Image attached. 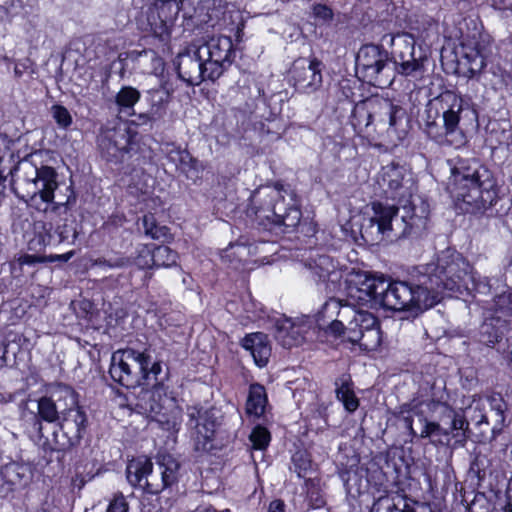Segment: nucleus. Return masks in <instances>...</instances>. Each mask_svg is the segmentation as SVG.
<instances>
[{
    "label": "nucleus",
    "mask_w": 512,
    "mask_h": 512,
    "mask_svg": "<svg viewBox=\"0 0 512 512\" xmlns=\"http://www.w3.org/2000/svg\"><path fill=\"white\" fill-rule=\"evenodd\" d=\"M43 154V151H36L20 161L18 169L23 172L25 193L18 192V183L13 185V190L31 209L67 221L63 216L76 202L73 186L59 182L58 172L44 162Z\"/></svg>",
    "instance_id": "obj_1"
},
{
    "label": "nucleus",
    "mask_w": 512,
    "mask_h": 512,
    "mask_svg": "<svg viewBox=\"0 0 512 512\" xmlns=\"http://www.w3.org/2000/svg\"><path fill=\"white\" fill-rule=\"evenodd\" d=\"M450 170L446 190L456 211L482 214L499 198V186L493 172L478 160L461 158L447 160Z\"/></svg>",
    "instance_id": "obj_2"
},
{
    "label": "nucleus",
    "mask_w": 512,
    "mask_h": 512,
    "mask_svg": "<svg viewBox=\"0 0 512 512\" xmlns=\"http://www.w3.org/2000/svg\"><path fill=\"white\" fill-rule=\"evenodd\" d=\"M434 104L436 113L442 115L443 125L428 115L424 128L427 137L442 147H464L468 142L465 126L478 119L470 100L447 90L434 99Z\"/></svg>",
    "instance_id": "obj_3"
},
{
    "label": "nucleus",
    "mask_w": 512,
    "mask_h": 512,
    "mask_svg": "<svg viewBox=\"0 0 512 512\" xmlns=\"http://www.w3.org/2000/svg\"><path fill=\"white\" fill-rule=\"evenodd\" d=\"M432 266H418L413 269L410 281H380L379 305L391 310L424 311L439 301L437 290L441 280L429 275Z\"/></svg>",
    "instance_id": "obj_4"
},
{
    "label": "nucleus",
    "mask_w": 512,
    "mask_h": 512,
    "mask_svg": "<svg viewBox=\"0 0 512 512\" xmlns=\"http://www.w3.org/2000/svg\"><path fill=\"white\" fill-rule=\"evenodd\" d=\"M319 315L331 319L329 330L335 336H343L363 350H376L381 344L378 319L370 312L355 309L352 304H342L331 298L324 303Z\"/></svg>",
    "instance_id": "obj_5"
},
{
    "label": "nucleus",
    "mask_w": 512,
    "mask_h": 512,
    "mask_svg": "<svg viewBox=\"0 0 512 512\" xmlns=\"http://www.w3.org/2000/svg\"><path fill=\"white\" fill-rule=\"evenodd\" d=\"M351 124L357 134L374 131L394 145L404 140L408 127L406 110L389 99H372L355 106Z\"/></svg>",
    "instance_id": "obj_6"
},
{
    "label": "nucleus",
    "mask_w": 512,
    "mask_h": 512,
    "mask_svg": "<svg viewBox=\"0 0 512 512\" xmlns=\"http://www.w3.org/2000/svg\"><path fill=\"white\" fill-rule=\"evenodd\" d=\"M375 183L381 198L401 205L404 210V214L401 216L403 224H416L409 222L415 216L412 198L418 190L417 182L410 169L399 162L391 161L381 167L376 175Z\"/></svg>",
    "instance_id": "obj_7"
},
{
    "label": "nucleus",
    "mask_w": 512,
    "mask_h": 512,
    "mask_svg": "<svg viewBox=\"0 0 512 512\" xmlns=\"http://www.w3.org/2000/svg\"><path fill=\"white\" fill-rule=\"evenodd\" d=\"M138 132L128 122H120L106 129L98 137L101 157L114 165L138 166L142 163L139 155Z\"/></svg>",
    "instance_id": "obj_8"
},
{
    "label": "nucleus",
    "mask_w": 512,
    "mask_h": 512,
    "mask_svg": "<svg viewBox=\"0 0 512 512\" xmlns=\"http://www.w3.org/2000/svg\"><path fill=\"white\" fill-rule=\"evenodd\" d=\"M356 74L364 82L384 87L391 84L392 56L378 44H364L356 55Z\"/></svg>",
    "instance_id": "obj_9"
},
{
    "label": "nucleus",
    "mask_w": 512,
    "mask_h": 512,
    "mask_svg": "<svg viewBox=\"0 0 512 512\" xmlns=\"http://www.w3.org/2000/svg\"><path fill=\"white\" fill-rule=\"evenodd\" d=\"M151 355L134 349L118 350L112 354L109 374L111 378L127 388L144 384L148 379Z\"/></svg>",
    "instance_id": "obj_10"
},
{
    "label": "nucleus",
    "mask_w": 512,
    "mask_h": 512,
    "mask_svg": "<svg viewBox=\"0 0 512 512\" xmlns=\"http://www.w3.org/2000/svg\"><path fill=\"white\" fill-rule=\"evenodd\" d=\"M141 13L137 19L142 31L151 32L161 41L170 38L171 28L180 12L177 0H143Z\"/></svg>",
    "instance_id": "obj_11"
},
{
    "label": "nucleus",
    "mask_w": 512,
    "mask_h": 512,
    "mask_svg": "<svg viewBox=\"0 0 512 512\" xmlns=\"http://www.w3.org/2000/svg\"><path fill=\"white\" fill-rule=\"evenodd\" d=\"M391 44L395 46L392 64L400 75L413 76L423 72L427 56L421 48L416 51V41L412 34L398 33L391 37Z\"/></svg>",
    "instance_id": "obj_12"
},
{
    "label": "nucleus",
    "mask_w": 512,
    "mask_h": 512,
    "mask_svg": "<svg viewBox=\"0 0 512 512\" xmlns=\"http://www.w3.org/2000/svg\"><path fill=\"white\" fill-rule=\"evenodd\" d=\"M425 266H432L429 275L436 276L441 280L437 290V300L443 290L452 291L464 275L468 273L469 265L465 259L455 250L446 249L437 259V263H429Z\"/></svg>",
    "instance_id": "obj_13"
},
{
    "label": "nucleus",
    "mask_w": 512,
    "mask_h": 512,
    "mask_svg": "<svg viewBox=\"0 0 512 512\" xmlns=\"http://www.w3.org/2000/svg\"><path fill=\"white\" fill-rule=\"evenodd\" d=\"M142 408L149 417L159 424L160 428L170 432H178L181 424V411L172 398H169L160 388H155L145 400Z\"/></svg>",
    "instance_id": "obj_14"
},
{
    "label": "nucleus",
    "mask_w": 512,
    "mask_h": 512,
    "mask_svg": "<svg viewBox=\"0 0 512 512\" xmlns=\"http://www.w3.org/2000/svg\"><path fill=\"white\" fill-rule=\"evenodd\" d=\"M200 58L209 65L210 75L218 78L232 64L235 49L231 37L225 35L213 36L198 47Z\"/></svg>",
    "instance_id": "obj_15"
},
{
    "label": "nucleus",
    "mask_w": 512,
    "mask_h": 512,
    "mask_svg": "<svg viewBox=\"0 0 512 512\" xmlns=\"http://www.w3.org/2000/svg\"><path fill=\"white\" fill-rule=\"evenodd\" d=\"M183 18L190 20L197 28L216 27L223 14L220 0H177Z\"/></svg>",
    "instance_id": "obj_16"
},
{
    "label": "nucleus",
    "mask_w": 512,
    "mask_h": 512,
    "mask_svg": "<svg viewBox=\"0 0 512 512\" xmlns=\"http://www.w3.org/2000/svg\"><path fill=\"white\" fill-rule=\"evenodd\" d=\"M86 424V414L80 408L61 414L59 429L54 432L56 448L66 450L77 445L83 437Z\"/></svg>",
    "instance_id": "obj_17"
},
{
    "label": "nucleus",
    "mask_w": 512,
    "mask_h": 512,
    "mask_svg": "<svg viewBox=\"0 0 512 512\" xmlns=\"http://www.w3.org/2000/svg\"><path fill=\"white\" fill-rule=\"evenodd\" d=\"M179 469L180 464L173 456L159 454L156 467H153L152 462L150 464L145 490L150 494H158L173 485L178 480Z\"/></svg>",
    "instance_id": "obj_18"
},
{
    "label": "nucleus",
    "mask_w": 512,
    "mask_h": 512,
    "mask_svg": "<svg viewBox=\"0 0 512 512\" xmlns=\"http://www.w3.org/2000/svg\"><path fill=\"white\" fill-rule=\"evenodd\" d=\"M177 75L180 80L190 86H197L204 81L214 82L217 76L210 75L209 65L205 59L200 58L199 49L192 53H181L177 57Z\"/></svg>",
    "instance_id": "obj_19"
},
{
    "label": "nucleus",
    "mask_w": 512,
    "mask_h": 512,
    "mask_svg": "<svg viewBox=\"0 0 512 512\" xmlns=\"http://www.w3.org/2000/svg\"><path fill=\"white\" fill-rule=\"evenodd\" d=\"M324 65L317 58H312L306 65L304 60L295 61L290 71V81L295 89L303 94H312L322 86V69Z\"/></svg>",
    "instance_id": "obj_20"
},
{
    "label": "nucleus",
    "mask_w": 512,
    "mask_h": 512,
    "mask_svg": "<svg viewBox=\"0 0 512 512\" xmlns=\"http://www.w3.org/2000/svg\"><path fill=\"white\" fill-rule=\"evenodd\" d=\"M307 328L303 320L281 317L275 322V338L283 347L291 348L303 342Z\"/></svg>",
    "instance_id": "obj_21"
},
{
    "label": "nucleus",
    "mask_w": 512,
    "mask_h": 512,
    "mask_svg": "<svg viewBox=\"0 0 512 512\" xmlns=\"http://www.w3.org/2000/svg\"><path fill=\"white\" fill-rule=\"evenodd\" d=\"M163 151L169 162L173 163L176 170L185 174L188 179L195 180L200 175L199 162L191 156L187 149L175 143H167Z\"/></svg>",
    "instance_id": "obj_22"
},
{
    "label": "nucleus",
    "mask_w": 512,
    "mask_h": 512,
    "mask_svg": "<svg viewBox=\"0 0 512 512\" xmlns=\"http://www.w3.org/2000/svg\"><path fill=\"white\" fill-rule=\"evenodd\" d=\"M188 425L195 429L197 443L206 448V442L212 439L215 432L214 415L209 410L198 409L196 407L188 410Z\"/></svg>",
    "instance_id": "obj_23"
},
{
    "label": "nucleus",
    "mask_w": 512,
    "mask_h": 512,
    "mask_svg": "<svg viewBox=\"0 0 512 512\" xmlns=\"http://www.w3.org/2000/svg\"><path fill=\"white\" fill-rule=\"evenodd\" d=\"M381 278L364 276L354 286L349 287V296L360 305H379Z\"/></svg>",
    "instance_id": "obj_24"
},
{
    "label": "nucleus",
    "mask_w": 512,
    "mask_h": 512,
    "mask_svg": "<svg viewBox=\"0 0 512 512\" xmlns=\"http://www.w3.org/2000/svg\"><path fill=\"white\" fill-rule=\"evenodd\" d=\"M241 345L251 354L257 366L264 367L267 365L271 355V347L266 334L261 332L248 334L243 338Z\"/></svg>",
    "instance_id": "obj_25"
},
{
    "label": "nucleus",
    "mask_w": 512,
    "mask_h": 512,
    "mask_svg": "<svg viewBox=\"0 0 512 512\" xmlns=\"http://www.w3.org/2000/svg\"><path fill=\"white\" fill-rule=\"evenodd\" d=\"M127 57L143 68V71L161 77L165 70L164 59L153 49L132 50Z\"/></svg>",
    "instance_id": "obj_26"
},
{
    "label": "nucleus",
    "mask_w": 512,
    "mask_h": 512,
    "mask_svg": "<svg viewBox=\"0 0 512 512\" xmlns=\"http://www.w3.org/2000/svg\"><path fill=\"white\" fill-rule=\"evenodd\" d=\"M154 179L142 170L134 169V174L128 184L129 194L136 196L141 202L151 201L154 205H160L158 197H151Z\"/></svg>",
    "instance_id": "obj_27"
},
{
    "label": "nucleus",
    "mask_w": 512,
    "mask_h": 512,
    "mask_svg": "<svg viewBox=\"0 0 512 512\" xmlns=\"http://www.w3.org/2000/svg\"><path fill=\"white\" fill-rule=\"evenodd\" d=\"M173 92L174 88L168 81H161L159 87L147 91L146 99L150 106L149 110L158 119H161L166 114Z\"/></svg>",
    "instance_id": "obj_28"
},
{
    "label": "nucleus",
    "mask_w": 512,
    "mask_h": 512,
    "mask_svg": "<svg viewBox=\"0 0 512 512\" xmlns=\"http://www.w3.org/2000/svg\"><path fill=\"white\" fill-rule=\"evenodd\" d=\"M400 207L397 202L390 204L388 200L381 198L366 206V214L370 216V224H392Z\"/></svg>",
    "instance_id": "obj_29"
},
{
    "label": "nucleus",
    "mask_w": 512,
    "mask_h": 512,
    "mask_svg": "<svg viewBox=\"0 0 512 512\" xmlns=\"http://www.w3.org/2000/svg\"><path fill=\"white\" fill-rule=\"evenodd\" d=\"M462 48L463 55L459 63L463 69H466L464 74L469 78H473L481 73L486 66V56L479 43H475L473 47L463 44Z\"/></svg>",
    "instance_id": "obj_30"
},
{
    "label": "nucleus",
    "mask_w": 512,
    "mask_h": 512,
    "mask_svg": "<svg viewBox=\"0 0 512 512\" xmlns=\"http://www.w3.org/2000/svg\"><path fill=\"white\" fill-rule=\"evenodd\" d=\"M350 237L352 242L361 244L374 245L384 239V235L392 230V226H356L358 229L355 230L354 226H351Z\"/></svg>",
    "instance_id": "obj_31"
},
{
    "label": "nucleus",
    "mask_w": 512,
    "mask_h": 512,
    "mask_svg": "<svg viewBox=\"0 0 512 512\" xmlns=\"http://www.w3.org/2000/svg\"><path fill=\"white\" fill-rule=\"evenodd\" d=\"M141 98L140 91L130 85L122 86L115 95V104L120 115L131 117L134 107Z\"/></svg>",
    "instance_id": "obj_32"
},
{
    "label": "nucleus",
    "mask_w": 512,
    "mask_h": 512,
    "mask_svg": "<svg viewBox=\"0 0 512 512\" xmlns=\"http://www.w3.org/2000/svg\"><path fill=\"white\" fill-rule=\"evenodd\" d=\"M151 460L145 457H138L131 460L126 468L128 482L135 487L145 489L150 472Z\"/></svg>",
    "instance_id": "obj_33"
},
{
    "label": "nucleus",
    "mask_w": 512,
    "mask_h": 512,
    "mask_svg": "<svg viewBox=\"0 0 512 512\" xmlns=\"http://www.w3.org/2000/svg\"><path fill=\"white\" fill-rule=\"evenodd\" d=\"M53 234H49L46 240L41 234L38 236V243L40 245L51 244H76L80 242L81 230L77 226H55Z\"/></svg>",
    "instance_id": "obj_34"
},
{
    "label": "nucleus",
    "mask_w": 512,
    "mask_h": 512,
    "mask_svg": "<svg viewBox=\"0 0 512 512\" xmlns=\"http://www.w3.org/2000/svg\"><path fill=\"white\" fill-rule=\"evenodd\" d=\"M336 396L345 409L354 412L359 406V400L353 390V383L349 375H342L335 381Z\"/></svg>",
    "instance_id": "obj_35"
},
{
    "label": "nucleus",
    "mask_w": 512,
    "mask_h": 512,
    "mask_svg": "<svg viewBox=\"0 0 512 512\" xmlns=\"http://www.w3.org/2000/svg\"><path fill=\"white\" fill-rule=\"evenodd\" d=\"M50 397L61 410V414L66 413L71 409L79 408L75 391L67 385H57L52 390Z\"/></svg>",
    "instance_id": "obj_36"
},
{
    "label": "nucleus",
    "mask_w": 512,
    "mask_h": 512,
    "mask_svg": "<svg viewBox=\"0 0 512 512\" xmlns=\"http://www.w3.org/2000/svg\"><path fill=\"white\" fill-rule=\"evenodd\" d=\"M267 396L265 388L260 384H252L246 402V413L260 417L265 410Z\"/></svg>",
    "instance_id": "obj_37"
},
{
    "label": "nucleus",
    "mask_w": 512,
    "mask_h": 512,
    "mask_svg": "<svg viewBox=\"0 0 512 512\" xmlns=\"http://www.w3.org/2000/svg\"><path fill=\"white\" fill-rule=\"evenodd\" d=\"M4 480L13 486H25L30 480V468L19 463H9L2 469Z\"/></svg>",
    "instance_id": "obj_38"
},
{
    "label": "nucleus",
    "mask_w": 512,
    "mask_h": 512,
    "mask_svg": "<svg viewBox=\"0 0 512 512\" xmlns=\"http://www.w3.org/2000/svg\"><path fill=\"white\" fill-rule=\"evenodd\" d=\"M38 416L41 420L54 423L61 418V410L56 406L50 396L38 400Z\"/></svg>",
    "instance_id": "obj_39"
},
{
    "label": "nucleus",
    "mask_w": 512,
    "mask_h": 512,
    "mask_svg": "<svg viewBox=\"0 0 512 512\" xmlns=\"http://www.w3.org/2000/svg\"><path fill=\"white\" fill-rule=\"evenodd\" d=\"M155 268L171 267L177 263V253L167 246H158L153 250Z\"/></svg>",
    "instance_id": "obj_40"
},
{
    "label": "nucleus",
    "mask_w": 512,
    "mask_h": 512,
    "mask_svg": "<svg viewBox=\"0 0 512 512\" xmlns=\"http://www.w3.org/2000/svg\"><path fill=\"white\" fill-rule=\"evenodd\" d=\"M418 422L421 426L419 436L421 438L431 437L433 435H445L448 436L450 434L449 430L443 429L438 423L429 422L422 414L414 413Z\"/></svg>",
    "instance_id": "obj_41"
},
{
    "label": "nucleus",
    "mask_w": 512,
    "mask_h": 512,
    "mask_svg": "<svg viewBox=\"0 0 512 512\" xmlns=\"http://www.w3.org/2000/svg\"><path fill=\"white\" fill-rule=\"evenodd\" d=\"M51 114H52L53 119L57 123L58 127L61 129L66 130L73 123V118H72L69 110L61 104L52 105Z\"/></svg>",
    "instance_id": "obj_42"
},
{
    "label": "nucleus",
    "mask_w": 512,
    "mask_h": 512,
    "mask_svg": "<svg viewBox=\"0 0 512 512\" xmlns=\"http://www.w3.org/2000/svg\"><path fill=\"white\" fill-rule=\"evenodd\" d=\"M249 438L254 449L262 450L265 449L270 442V433L266 428L256 426Z\"/></svg>",
    "instance_id": "obj_43"
},
{
    "label": "nucleus",
    "mask_w": 512,
    "mask_h": 512,
    "mask_svg": "<svg viewBox=\"0 0 512 512\" xmlns=\"http://www.w3.org/2000/svg\"><path fill=\"white\" fill-rule=\"evenodd\" d=\"M312 15L321 24H329L334 17L333 10L326 4L321 3L312 6Z\"/></svg>",
    "instance_id": "obj_44"
},
{
    "label": "nucleus",
    "mask_w": 512,
    "mask_h": 512,
    "mask_svg": "<svg viewBox=\"0 0 512 512\" xmlns=\"http://www.w3.org/2000/svg\"><path fill=\"white\" fill-rule=\"evenodd\" d=\"M370 512H400L393 499L388 496L378 498L370 510Z\"/></svg>",
    "instance_id": "obj_45"
},
{
    "label": "nucleus",
    "mask_w": 512,
    "mask_h": 512,
    "mask_svg": "<svg viewBox=\"0 0 512 512\" xmlns=\"http://www.w3.org/2000/svg\"><path fill=\"white\" fill-rule=\"evenodd\" d=\"M106 512H129V503L122 493H116L110 500Z\"/></svg>",
    "instance_id": "obj_46"
},
{
    "label": "nucleus",
    "mask_w": 512,
    "mask_h": 512,
    "mask_svg": "<svg viewBox=\"0 0 512 512\" xmlns=\"http://www.w3.org/2000/svg\"><path fill=\"white\" fill-rule=\"evenodd\" d=\"M145 235L161 242H165L170 238L167 226H145Z\"/></svg>",
    "instance_id": "obj_47"
},
{
    "label": "nucleus",
    "mask_w": 512,
    "mask_h": 512,
    "mask_svg": "<svg viewBox=\"0 0 512 512\" xmlns=\"http://www.w3.org/2000/svg\"><path fill=\"white\" fill-rule=\"evenodd\" d=\"M135 264L141 269L155 268L153 250L142 249L135 258Z\"/></svg>",
    "instance_id": "obj_48"
},
{
    "label": "nucleus",
    "mask_w": 512,
    "mask_h": 512,
    "mask_svg": "<svg viewBox=\"0 0 512 512\" xmlns=\"http://www.w3.org/2000/svg\"><path fill=\"white\" fill-rule=\"evenodd\" d=\"M132 116L134 117V119H132L130 123H128L130 126H151L153 122L159 120L154 114H152L150 110L138 114L134 112Z\"/></svg>",
    "instance_id": "obj_49"
},
{
    "label": "nucleus",
    "mask_w": 512,
    "mask_h": 512,
    "mask_svg": "<svg viewBox=\"0 0 512 512\" xmlns=\"http://www.w3.org/2000/svg\"><path fill=\"white\" fill-rule=\"evenodd\" d=\"M126 260L123 258L117 259H105V258H97L91 260V266H107L108 268H119L123 267L126 264Z\"/></svg>",
    "instance_id": "obj_50"
},
{
    "label": "nucleus",
    "mask_w": 512,
    "mask_h": 512,
    "mask_svg": "<svg viewBox=\"0 0 512 512\" xmlns=\"http://www.w3.org/2000/svg\"><path fill=\"white\" fill-rule=\"evenodd\" d=\"M469 427L468 421L465 419L463 415H460L458 413H454L452 424L450 428V433L457 430L465 431Z\"/></svg>",
    "instance_id": "obj_51"
},
{
    "label": "nucleus",
    "mask_w": 512,
    "mask_h": 512,
    "mask_svg": "<svg viewBox=\"0 0 512 512\" xmlns=\"http://www.w3.org/2000/svg\"><path fill=\"white\" fill-rule=\"evenodd\" d=\"M20 266L22 265H34L36 263H44L46 262L45 256H37L30 254H23L17 259Z\"/></svg>",
    "instance_id": "obj_52"
},
{
    "label": "nucleus",
    "mask_w": 512,
    "mask_h": 512,
    "mask_svg": "<svg viewBox=\"0 0 512 512\" xmlns=\"http://www.w3.org/2000/svg\"><path fill=\"white\" fill-rule=\"evenodd\" d=\"M308 497L312 502V506L315 508H319L324 505L325 501L323 497L315 490L308 491Z\"/></svg>",
    "instance_id": "obj_53"
},
{
    "label": "nucleus",
    "mask_w": 512,
    "mask_h": 512,
    "mask_svg": "<svg viewBox=\"0 0 512 512\" xmlns=\"http://www.w3.org/2000/svg\"><path fill=\"white\" fill-rule=\"evenodd\" d=\"M234 246H230L227 248L222 254L221 259L224 263L231 264L234 268H237V263H234V260L232 259L233 256H235L236 252L233 251Z\"/></svg>",
    "instance_id": "obj_54"
},
{
    "label": "nucleus",
    "mask_w": 512,
    "mask_h": 512,
    "mask_svg": "<svg viewBox=\"0 0 512 512\" xmlns=\"http://www.w3.org/2000/svg\"><path fill=\"white\" fill-rule=\"evenodd\" d=\"M491 5L497 10L512 11V0H490Z\"/></svg>",
    "instance_id": "obj_55"
},
{
    "label": "nucleus",
    "mask_w": 512,
    "mask_h": 512,
    "mask_svg": "<svg viewBox=\"0 0 512 512\" xmlns=\"http://www.w3.org/2000/svg\"><path fill=\"white\" fill-rule=\"evenodd\" d=\"M73 255H74V251H69L67 253L59 254V255H50V256L46 257V262H55V261L67 262L73 257Z\"/></svg>",
    "instance_id": "obj_56"
},
{
    "label": "nucleus",
    "mask_w": 512,
    "mask_h": 512,
    "mask_svg": "<svg viewBox=\"0 0 512 512\" xmlns=\"http://www.w3.org/2000/svg\"><path fill=\"white\" fill-rule=\"evenodd\" d=\"M162 367L160 362H152L148 366V378L150 375H153L155 379H157V376L161 373Z\"/></svg>",
    "instance_id": "obj_57"
},
{
    "label": "nucleus",
    "mask_w": 512,
    "mask_h": 512,
    "mask_svg": "<svg viewBox=\"0 0 512 512\" xmlns=\"http://www.w3.org/2000/svg\"><path fill=\"white\" fill-rule=\"evenodd\" d=\"M403 420H404L405 427L410 431V434L413 436L418 435L417 432L413 428V422H414L413 416L407 415V416L403 417Z\"/></svg>",
    "instance_id": "obj_58"
},
{
    "label": "nucleus",
    "mask_w": 512,
    "mask_h": 512,
    "mask_svg": "<svg viewBox=\"0 0 512 512\" xmlns=\"http://www.w3.org/2000/svg\"><path fill=\"white\" fill-rule=\"evenodd\" d=\"M268 512H284V504L281 501H272L269 505Z\"/></svg>",
    "instance_id": "obj_59"
},
{
    "label": "nucleus",
    "mask_w": 512,
    "mask_h": 512,
    "mask_svg": "<svg viewBox=\"0 0 512 512\" xmlns=\"http://www.w3.org/2000/svg\"><path fill=\"white\" fill-rule=\"evenodd\" d=\"M7 345L0 342V367L6 364Z\"/></svg>",
    "instance_id": "obj_60"
},
{
    "label": "nucleus",
    "mask_w": 512,
    "mask_h": 512,
    "mask_svg": "<svg viewBox=\"0 0 512 512\" xmlns=\"http://www.w3.org/2000/svg\"><path fill=\"white\" fill-rule=\"evenodd\" d=\"M493 413L496 416V421L498 422V424L502 425L504 422V414H503V410L501 409V407L494 409Z\"/></svg>",
    "instance_id": "obj_61"
},
{
    "label": "nucleus",
    "mask_w": 512,
    "mask_h": 512,
    "mask_svg": "<svg viewBox=\"0 0 512 512\" xmlns=\"http://www.w3.org/2000/svg\"><path fill=\"white\" fill-rule=\"evenodd\" d=\"M290 214H293V216H292L293 220H297V222L295 224H300L299 223L300 215H301L300 210L297 209V208H293V209L290 210Z\"/></svg>",
    "instance_id": "obj_62"
},
{
    "label": "nucleus",
    "mask_w": 512,
    "mask_h": 512,
    "mask_svg": "<svg viewBox=\"0 0 512 512\" xmlns=\"http://www.w3.org/2000/svg\"><path fill=\"white\" fill-rule=\"evenodd\" d=\"M274 189L279 193L286 192L285 185L280 181L274 183Z\"/></svg>",
    "instance_id": "obj_63"
},
{
    "label": "nucleus",
    "mask_w": 512,
    "mask_h": 512,
    "mask_svg": "<svg viewBox=\"0 0 512 512\" xmlns=\"http://www.w3.org/2000/svg\"><path fill=\"white\" fill-rule=\"evenodd\" d=\"M196 512H217V511L211 507H202V508L197 509ZM222 512H229V510H224Z\"/></svg>",
    "instance_id": "obj_64"
}]
</instances>
